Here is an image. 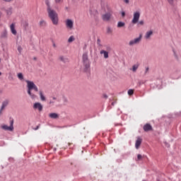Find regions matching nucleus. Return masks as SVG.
I'll return each instance as SVG.
<instances>
[{
	"label": "nucleus",
	"instance_id": "obj_17",
	"mask_svg": "<svg viewBox=\"0 0 181 181\" xmlns=\"http://www.w3.org/2000/svg\"><path fill=\"white\" fill-rule=\"evenodd\" d=\"M151 35H153V32L152 30L146 32V35L144 36L145 39H149V37H151Z\"/></svg>",
	"mask_w": 181,
	"mask_h": 181
},
{
	"label": "nucleus",
	"instance_id": "obj_18",
	"mask_svg": "<svg viewBox=\"0 0 181 181\" xmlns=\"http://www.w3.org/2000/svg\"><path fill=\"white\" fill-rule=\"evenodd\" d=\"M139 67V64H136L132 66V68L130 69V70H132L134 73L136 72V70H138V68Z\"/></svg>",
	"mask_w": 181,
	"mask_h": 181
},
{
	"label": "nucleus",
	"instance_id": "obj_22",
	"mask_svg": "<svg viewBox=\"0 0 181 181\" xmlns=\"http://www.w3.org/2000/svg\"><path fill=\"white\" fill-rule=\"evenodd\" d=\"M74 40H75L74 36L72 35L69 38L68 42L69 43H71V42H74Z\"/></svg>",
	"mask_w": 181,
	"mask_h": 181
},
{
	"label": "nucleus",
	"instance_id": "obj_11",
	"mask_svg": "<svg viewBox=\"0 0 181 181\" xmlns=\"http://www.w3.org/2000/svg\"><path fill=\"white\" fill-rule=\"evenodd\" d=\"M141 144H142V139H141V137H138L135 143L136 149H139V147L141 146Z\"/></svg>",
	"mask_w": 181,
	"mask_h": 181
},
{
	"label": "nucleus",
	"instance_id": "obj_33",
	"mask_svg": "<svg viewBox=\"0 0 181 181\" xmlns=\"http://www.w3.org/2000/svg\"><path fill=\"white\" fill-rule=\"evenodd\" d=\"M125 4H129V0H123Z\"/></svg>",
	"mask_w": 181,
	"mask_h": 181
},
{
	"label": "nucleus",
	"instance_id": "obj_32",
	"mask_svg": "<svg viewBox=\"0 0 181 181\" xmlns=\"http://www.w3.org/2000/svg\"><path fill=\"white\" fill-rule=\"evenodd\" d=\"M144 23V21H140L139 22V25H140L141 26H143Z\"/></svg>",
	"mask_w": 181,
	"mask_h": 181
},
{
	"label": "nucleus",
	"instance_id": "obj_16",
	"mask_svg": "<svg viewBox=\"0 0 181 181\" xmlns=\"http://www.w3.org/2000/svg\"><path fill=\"white\" fill-rule=\"evenodd\" d=\"M39 95L41 101H46V96H45L42 90L39 91Z\"/></svg>",
	"mask_w": 181,
	"mask_h": 181
},
{
	"label": "nucleus",
	"instance_id": "obj_12",
	"mask_svg": "<svg viewBox=\"0 0 181 181\" xmlns=\"http://www.w3.org/2000/svg\"><path fill=\"white\" fill-rule=\"evenodd\" d=\"M144 131L148 132V131H152V126L149 124H146L143 127Z\"/></svg>",
	"mask_w": 181,
	"mask_h": 181
},
{
	"label": "nucleus",
	"instance_id": "obj_23",
	"mask_svg": "<svg viewBox=\"0 0 181 181\" xmlns=\"http://www.w3.org/2000/svg\"><path fill=\"white\" fill-rule=\"evenodd\" d=\"M18 77L20 80H23V74H22V73H19Z\"/></svg>",
	"mask_w": 181,
	"mask_h": 181
},
{
	"label": "nucleus",
	"instance_id": "obj_7",
	"mask_svg": "<svg viewBox=\"0 0 181 181\" xmlns=\"http://www.w3.org/2000/svg\"><path fill=\"white\" fill-rule=\"evenodd\" d=\"M34 110H37L40 112L43 111V105L40 103H35L33 105Z\"/></svg>",
	"mask_w": 181,
	"mask_h": 181
},
{
	"label": "nucleus",
	"instance_id": "obj_14",
	"mask_svg": "<svg viewBox=\"0 0 181 181\" xmlns=\"http://www.w3.org/2000/svg\"><path fill=\"white\" fill-rule=\"evenodd\" d=\"M10 29H11V33H12L13 35H16V34H17L18 33L16 32V30L15 29V24L12 23V24L10 25Z\"/></svg>",
	"mask_w": 181,
	"mask_h": 181
},
{
	"label": "nucleus",
	"instance_id": "obj_20",
	"mask_svg": "<svg viewBox=\"0 0 181 181\" xmlns=\"http://www.w3.org/2000/svg\"><path fill=\"white\" fill-rule=\"evenodd\" d=\"M117 28H125V23L122 21H119L117 23Z\"/></svg>",
	"mask_w": 181,
	"mask_h": 181
},
{
	"label": "nucleus",
	"instance_id": "obj_3",
	"mask_svg": "<svg viewBox=\"0 0 181 181\" xmlns=\"http://www.w3.org/2000/svg\"><path fill=\"white\" fill-rule=\"evenodd\" d=\"M83 66L85 67V71H88V69H90V62H88V56L87 54H83Z\"/></svg>",
	"mask_w": 181,
	"mask_h": 181
},
{
	"label": "nucleus",
	"instance_id": "obj_8",
	"mask_svg": "<svg viewBox=\"0 0 181 181\" xmlns=\"http://www.w3.org/2000/svg\"><path fill=\"white\" fill-rule=\"evenodd\" d=\"M58 60L59 62H62V63H69L70 62V60L68 59L67 57L64 56V55H60L59 57H58Z\"/></svg>",
	"mask_w": 181,
	"mask_h": 181
},
{
	"label": "nucleus",
	"instance_id": "obj_15",
	"mask_svg": "<svg viewBox=\"0 0 181 181\" xmlns=\"http://www.w3.org/2000/svg\"><path fill=\"white\" fill-rule=\"evenodd\" d=\"M49 118H52V119H57L59 118V114L57 113H50L49 114Z\"/></svg>",
	"mask_w": 181,
	"mask_h": 181
},
{
	"label": "nucleus",
	"instance_id": "obj_42",
	"mask_svg": "<svg viewBox=\"0 0 181 181\" xmlns=\"http://www.w3.org/2000/svg\"><path fill=\"white\" fill-rule=\"evenodd\" d=\"M1 16H2V13H0V18H1Z\"/></svg>",
	"mask_w": 181,
	"mask_h": 181
},
{
	"label": "nucleus",
	"instance_id": "obj_10",
	"mask_svg": "<svg viewBox=\"0 0 181 181\" xmlns=\"http://www.w3.org/2000/svg\"><path fill=\"white\" fill-rule=\"evenodd\" d=\"M8 104H9V100H4L2 103V105H1V110H0V115H1V114H2V111H4V110H5V107H8Z\"/></svg>",
	"mask_w": 181,
	"mask_h": 181
},
{
	"label": "nucleus",
	"instance_id": "obj_6",
	"mask_svg": "<svg viewBox=\"0 0 181 181\" xmlns=\"http://www.w3.org/2000/svg\"><path fill=\"white\" fill-rule=\"evenodd\" d=\"M1 129H4V131H10L12 132V131H13V120L11 121L10 126L6 124L1 125Z\"/></svg>",
	"mask_w": 181,
	"mask_h": 181
},
{
	"label": "nucleus",
	"instance_id": "obj_2",
	"mask_svg": "<svg viewBox=\"0 0 181 181\" xmlns=\"http://www.w3.org/2000/svg\"><path fill=\"white\" fill-rule=\"evenodd\" d=\"M48 16L51 19L53 25H57L59 23V16L57 13L50 8V6L47 7Z\"/></svg>",
	"mask_w": 181,
	"mask_h": 181
},
{
	"label": "nucleus",
	"instance_id": "obj_41",
	"mask_svg": "<svg viewBox=\"0 0 181 181\" xmlns=\"http://www.w3.org/2000/svg\"><path fill=\"white\" fill-rule=\"evenodd\" d=\"M52 100H56V98L53 97V98H52Z\"/></svg>",
	"mask_w": 181,
	"mask_h": 181
},
{
	"label": "nucleus",
	"instance_id": "obj_13",
	"mask_svg": "<svg viewBox=\"0 0 181 181\" xmlns=\"http://www.w3.org/2000/svg\"><path fill=\"white\" fill-rule=\"evenodd\" d=\"M103 21H110L111 19V13H107L103 16Z\"/></svg>",
	"mask_w": 181,
	"mask_h": 181
},
{
	"label": "nucleus",
	"instance_id": "obj_40",
	"mask_svg": "<svg viewBox=\"0 0 181 181\" xmlns=\"http://www.w3.org/2000/svg\"><path fill=\"white\" fill-rule=\"evenodd\" d=\"M105 98H108V96L107 95H104Z\"/></svg>",
	"mask_w": 181,
	"mask_h": 181
},
{
	"label": "nucleus",
	"instance_id": "obj_29",
	"mask_svg": "<svg viewBox=\"0 0 181 181\" xmlns=\"http://www.w3.org/2000/svg\"><path fill=\"white\" fill-rule=\"evenodd\" d=\"M142 159V156L141 154L137 155V160H141Z\"/></svg>",
	"mask_w": 181,
	"mask_h": 181
},
{
	"label": "nucleus",
	"instance_id": "obj_30",
	"mask_svg": "<svg viewBox=\"0 0 181 181\" xmlns=\"http://www.w3.org/2000/svg\"><path fill=\"white\" fill-rule=\"evenodd\" d=\"M18 51L19 52V53H22V47L21 46L18 47Z\"/></svg>",
	"mask_w": 181,
	"mask_h": 181
},
{
	"label": "nucleus",
	"instance_id": "obj_38",
	"mask_svg": "<svg viewBox=\"0 0 181 181\" xmlns=\"http://www.w3.org/2000/svg\"><path fill=\"white\" fill-rule=\"evenodd\" d=\"M5 2H11V1H13V0H4Z\"/></svg>",
	"mask_w": 181,
	"mask_h": 181
},
{
	"label": "nucleus",
	"instance_id": "obj_26",
	"mask_svg": "<svg viewBox=\"0 0 181 181\" xmlns=\"http://www.w3.org/2000/svg\"><path fill=\"white\" fill-rule=\"evenodd\" d=\"M28 25H29V24L28 23V22L25 21V22L23 23V28H25V29H26V27Z\"/></svg>",
	"mask_w": 181,
	"mask_h": 181
},
{
	"label": "nucleus",
	"instance_id": "obj_4",
	"mask_svg": "<svg viewBox=\"0 0 181 181\" xmlns=\"http://www.w3.org/2000/svg\"><path fill=\"white\" fill-rule=\"evenodd\" d=\"M141 40H142V34H140L139 37L130 40L129 42V46H134V45H138L140 43Z\"/></svg>",
	"mask_w": 181,
	"mask_h": 181
},
{
	"label": "nucleus",
	"instance_id": "obj_21",
	"mask_svg": "<svg viewBox=\"0 0 181 181\" xmlns=\"http://www.w3.org/2000/svg\"><path fill=\"white\" fill-rule=\"evenodd\" d=\"M6 14L8 16H11V15H12V8H8L6 10Z\"/></svg>",
	"mask_w": 181,
	"mask_h": 181
},
{
	"label": "nucleus",
	"instance_id": "obj_37",
	"mask_svg": "<svg viewBox=\"0 0 181 181\" xmlns=\"http://www.w3.org/2000/svg\"><path fill=\"white\" fill-rule=\"evenodd\" d=\"M49 104H50V105H52V104H54V101H53V100H49Z\"/></svg>",
	"mask_w": 181,
	"mask_h": 181
},
{
	"label": "nucleus",
	"instance_id": "obj_28",
	"mask_svg": "<svg viewBox=\"0 0 181 181\" xmlns=\"http://www.w3.org/2000/svg\"><path fill=\"white\" fill-rule=\"evenodd\" d=\"M8 33L6 32H4L3 34L1 35V37H6Z\"/></svg>",
	"mask_w": 181,
	"mask_h": 181
},
{
	"label": "nucleus",
	"instance_id": "obj_9",
	"mask_svg": "<svg viewBox=\"0 0 181 181\" xmlns=\"http://www.w3.org/2000/svg\"><path fill=\"white\" fill-rule=\"evenodd\" d=\"M74 25V23L73 22V21H71L70 19L66 20V28H69V29H73Z\"/></svg>",
	"mask_w": 181,
	"mask_h": 181
},
{
	"label": "nucleus",
	"instance_id": "obj_5",
	"mask_svg": "<svg viewBox=\"0 0 181 181\" xmlns=\"http://www.w3.org/2000/svg\"><path fill=\"white\" fill-rule=\"evenodd\" d=\"M139 18H141V13H139V11L134 12L132 23H134V25H135L136 23H138L139 21Z\"/></svg>",
	"mask_w": 181,
	"mask_h": 181
},
{
	"label": "nucleus",
	"instance_id": "obj_35",
	"mask_svg": "<svg viewBox=\"0 0 181 181\" xmlns=\"http://www.w3.org/2000/svg\"><path fill=\"white\" fill-rule=\"evenodd\" d=\"M122 18L125 17V12H124V11L122 12Z\"/></svg>",
	"mask_w": 181,
	"mask_h": 181
},
{
	"label": "nucleus",
	"instance_id": "obj_1",
	"mask_svg": "<svg viewBox=\"0 0 181 181\" xmlns=\"http://www.w3.org/2000/svg\"><path fill=\"white\" fill-rule=\"evenodd\" d=\"M25 83H27V88H28V94L30 95V98L32 100H35L36 98V95L32 93V90H35L36 92L39 91V88H37V86L33 83V81H25Z\"/></svg>",
	"mask_w": 181,
	"mask_h": 181
},
{
	"label": "nucleus",
	"instance_id": "obj_39",
	"mask_svg": "<svg viewBox=\"0 0 181 181\" xmlns=\"http://www.w3.org/2000/svg\"><path fill=\"white\" fill-rule=\"evenodd\" d=\"M53 47L56 48L57 46H56V43L53 42Z\"/></svg>",
	"mask_w": 181,
	"mask_h": 181
},
{
	"label": "nucleus",
	"instance_id": "obj_24",
	"mask_svg": "<svg viewBox=\"0 0 181 181\" xmlns=\"http://www.w3.org/2000/svg\"><path fill=\"white\" fill-rule=\"evenodd\" d=\"M128 94H129V95H132L134 94V90L129 89L128 90Z\"/></svg>",
	"mask_w": 181,
	"mask_h": 181
},
{
	"label": "nucleus",
	"instance_id": "obj_43",
	"mask_svg": "<svg viewBox=\"0 0 181 181\" xmlns=\"http://www.w3.org/2000/svg\"><path fill=\"white\" fill-rule=\"evenodd\" d=\"M2 74L0 72V76Z\"/></svg>",
	"mask_w": 181,
	"mask_h": 181
},
{
	"label": "nucleus",
	"instance_id": "obj_31",
	"mask_svg": "<svg viewBox=\"0 0 181 181\" xmlns=\"http://www.w3.org/2000/svg\"><path fill=\"white\" fill-rule=\"evenodd\" d=\"M148 71H149V67H146V71L144 72V74H147Z\"/></svg>",
	"mask_w": 181,
	"mask_h": 181
},
{
	"label": "nucleus",
	"instance_id": "obj_25",
	"mask_svg": "<svg viewBox=\"0 0 181 181\" xmlns=\"http://www.w3.org/2000/svg\"><path fill=\"white\" fill-rule=\"evenodd\" d=\"M40 26H45L46 25V22L45 21H41L40 22Z\"/></svg>",
	"mask_w": 181,
	"mask_h": 181
},
{
	"label": "nucleus",
	"instance_id": "obj_36",
	"mask_svg": "<svg viewBox=\"0 0 181 181\" xmlns=\"http://www.w3.org/2000/svg\"><path fill=\"white\" fill-rule=\"evenodd\" d=\"M97 43H98V45H99V46H100V43H101V40H100V39H98Z\"/></svg>",
	"mask_w": 181,
	"mask_h": 181
},
{
	"label": "nucleus",
	"instance_id": "obj_34",
	"mask_svg": "<svg viewBox=\"0 0 181 181\" xmlns=\"http://www.w3.org/2000/svg\"><path fill=\"white\" fill-rule=\"evenodd\" d=\"M56 4H60L62 2V0H55Z\"/></svg>",
	"mask_w": 181,
	"mask_h": 181
},
{
	"label": "nucleus",
	"instance_id": "obj_27",
	"mask_svg": "<svg viewBox=\"0 0 181 181\" xmlns=\"http://www.w3.org/2000/svg\"><path fill=\"white\" fill-rule=\"evenodd\" d=\"M168 4H170V5H173L175 0H167Z\"/></svg>",
	"mask_w": 181,
	"mask_h": 181
},
{
	"label": "nucleus",
	"instance_id": "obj_19",
	"mask_svg": "<svg viewBox=\"0 0 181 181\" xmlns=\"http://www.w3.org/2000/svg\"><path fill=\"white\" fill-rule=\"evenodd\" d=\"M100 54H103L105 59H108V52H107L105 50H101Z\"/></svg>",
	"mask_w": 181,
	"mask_h": 181
}]
</instances>
